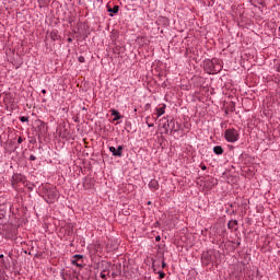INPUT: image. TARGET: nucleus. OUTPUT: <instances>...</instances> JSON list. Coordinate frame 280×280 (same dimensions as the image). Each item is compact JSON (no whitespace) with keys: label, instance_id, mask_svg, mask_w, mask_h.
Instances as JSON below:
<instances>
[{"label":"nucleus","instance_id":"obj_1","mask_svg":"<svg viewBox=\"0 0 280 280\" xmlns=\"http://www.w3.org/2000/svg\"><path fill=\"white\" fill-rule=\"evenodd\" d=\"M162 121H164L163 128L165 130V135H178L179 132L180 137L185 135L183 130V124L176 122L174 118H172L171 120L167 118H162Z\"/></svg>","mask_w":280,"mask_h":280},{"label":"nucleus","instance_id":"obj_2","mask_svg":"<svg viewBox=\"0 0 280 280\" xmlns=\"http://www.w3.org/2000/svg\"><path fill=\"white\" fill-rule=\"evenodd\" d=\"M42 191L44 194V198L47 205H54V202H56V200H58L59 198L57 188H51L45 185L42 187Z\"/></svg>","mask_w":280,"mask_h":280},{"label":"nucleus","instance_id":"obj_3","mask_svg":"<svg viewBox=\"0 0 280 280\" xmlns=\"http://www.w3.org/2000/svg\"><path fill=\"white\" fill-rule=\"evenodd\" d=\"M19 183H22V185H24V187H27V177H25V175L21 174V173H14L12 175V180H11V185L13 189H19Z\"/></svg>","mask_w":280,"mask_h":280},{"label":"nucleus","instance_id":"obj_4","mask_svg":"<svg viewBox=\"0 0 280 280\" xmlns=\"http://www.w3.org/2000/svg\"><path fill=\"white\" fill-rule=\"evenodd\" d=\"M224 139L229 143H235L240 140V132L235 128H230L224 131Z\"/></svg>","mask_w":280,"mask_h":280},{"label":"nucleus","instance_id":"obj_5","mask_svg":"<svg viewBox=\"0 0 280 280\" xmlns=\"http://www.w3.org/2000/svg\"><path fill=\"white\" fill-rule=\"evenodd\" d=\"M8 211H12V203L8 202L4 198L0 199V213L8 215Z\"/></svg>","mask_w":280,"mask_h":280},{"label":"nucleus","instance_id":"obj_6","mask_svg":"<svg viewBox=\"0 0 280 280\" xmlns=\"http://www.w3.org/2000/svg\"><path fill=\"white\" fill-rule=\"evenodd\" d=\"M36 132H37L38 139H43V137H45V135H47L48 132L47 124H45L44 121H40V124L36 127Z\"/></svg>","mask_w":280,"mask_h":280},{"label":"nucleus","instance_id":"obj_7","mask_svg":"<svg viewBox=\"0 0 280 280\" xmlns=\"http://www.w3.org/2000/svg\"><path fill=\"white\" fill-rule=\"evenodd\" d=\"M201 262L202 266H211V264H213V256L211 254V252H206L201 255Z\"/></svg>","mask_w":280,"mask_h":280},{"label":"nucleus","instance_id":"obj_8","mask_svg":"<svg viewBox=\"0 0 280 280\" xmlns=\"http://www.w3.org/2000/svg\"><path fill=\"white\" fill-rule=\"evenodd\" d=\"M109 152H112L113 156H117L118 159H121L124 156V145L109 147Z\"/></svg>","mask_w":280,"mask_h":280},{"label":"nucleus","instance_id":"obj_9","mask_svg":"<svg viewBox=\"0 0 280 280\" xmlns=\"http://www.w3.org/2000/svg\"><path fill=\"white\" fill-rule=\"evenodd\" d=\"M98 268H101V279H106V272L110 275V270H106V268H110V264L103 261Z\"/></svg>","mask_w":280,"mask_h":280},{"label":"nucleus","instance_id":"obj_10","mask_svg":"<svg viewBox=\"0 0 280 280\" xmlns=\"http://www.w3.org/2000/svg\"><path fill=\"white\" fill-rule=\"evenodd\" d=\"M213 68H214V65L211 59H206L203 61V69L205 71H207V73L213 74Z\"/></svg>","mask_w":280,"mask_h":280},{"label":"nucleus","instance_id":"obj_11","mask_svg":"<svg viewBox=\"0 0 280 280\" xmlns=\"http://www.w3.org/2000/svg\"><path fill=\"white\" fill-rule=\"evenodd\" d=\"M112 277L115 279L116 277H121V264H116L112 266Z\"/></svg>","mask_w":280,"mask_h":280},{"label":"nucleus","instance_id":"obj_12","mask_svg":"<svg viewBox=\"0 0 280 280\" xmlns=\"http://www.w3.org/2000/svg\"><path fill=\"white\" fill-rule=\"evenodd\" d=\"M82 259H84V256L80 255V254H75L73 256V259L71 260V264L73 266H77L78 268H82ZM81 261V262H78Z\"/></svg>","mask_w":280,"mask_h":280},{"label":"nucleus","instance_id":"obj_13","mask_svg":"<svg viewBox=\"0 0 280 280\" xmlns=\"http://www.w3.org/2000/svg\"><path fill=\"white\" fill-rule=\"evenodd\" d=\"M238 228H240V222L237 221V220H230L229 222H228V229L230 230V231H237L238 230Z\"/></svg>","mask_w":280,"mask_h":280},{"label":"nucleus","instance_id":"obj_14","mask_svg":"<svg viewBox=\"0 0 280 280\" xmlns=\"http://www.w3.org/2000/svg\"><path fill=\"white\" fill-rule=\"evenodd\" d=\"M110 113L114 117L113 121H119V119H124V115H121V113H119V110L110 109Z\"/></svg>","mask_w":280,"mask_h":280},{"label":"nucleus","instance_id":"obj_15","mask_svg":"<svg viewBox=\"0 0 280 280\" xmlns=\"http://www.w3.org/2000/svg\"><path fill=\"white\" fill-rule=\"evenodd\" d=\"M107 12H109V16H113L114 14H119V5H114L110 8V5L107 4Z\"/></svg>","mask_w":280,"mask_h":280},{"label":"nucleus","instance_id":"obj_16","mask_svg":"<svg viewBox=\"0 0 280 280\" xmlns=\"http://www.w3.org/2000/svg\"><path fill=\"white\" fill-rule=\"evenodd\" d=\"M47 34L50 36L51 40H60V35L58 34V30H52L50 33L47 32Z\"/></svg>","mask_w":280,"mask_h":280},{"label":"nucleus","instance_id":"obj_17","mask_svg":"<svg viewBox=\"0 0 280 280\" xmlns=\"http://www.w3.org/2000/svg\"><path fill=\"white\" fill-rule=\"evenodd\" d=\"M213 152L217 154V156H221V154H224V149L222 145H215L213 147Z\"/></svg>","mask_w":280,"mask_h":280},{"label":"nucleus","instance_id":"obj_18","mask_svg":"<svg viewBox=\"0 0 280 280\" xmlns=\"http://www.w3.org/2000/svg\"><path fill=\"white\" fill-rule=\"evenodd\" d=\"M149 188L158 190L159 189V182L156 179H151L149 183Z\"/></svg>","mask_w":280,"mask_h":280},{"label":"nucleus","instance_id":"obj_19","mask_svg":"<svg viewBox=\"0 0 280 280\" xmlns=\"http://www.w3.org/2000/svg\"><path fill=\"white\" fill-rule=\"evenodd\" d=\"M165 108H166V105H163L162 107L156 108L158 117H161L162 115H165Z\"/></svg>","mask_w":280,"mask_h":280},{"label":"nucleus","instance_id":"obj_20","mask_svg":"<svg viewBox=\"0 0 280 280\" xmlns=\"http://www.w3.org/2000/svg\"><path fill=\"white\" fill-rule=\"evenodd\" d=\"M222 71V65H214V68L212 70V75H214V73H220Z\"/></svg>","mask_w":280,"mask_h":280},{"label":"nucleus","instance_id":"obj_21","mask_svg":"<svg viewBox=\"0 0 280 280\" xmlns=\"http://www.w3.org/2000/svg\"><path fill=\"white\" fill-rule=\"evenodd\" d=\"M8 219L5 218V214L0 213V226H3V224H7Z\"/></svg>","mask_w":280,"mask_h":280},{"label":"nucleus","instance_id":"obj_22","mask_svg":"<svg viewBox=\"0 0 280 280\" xmlns=\"http://www.w3.org/2000/svg\"><path fill=\"white\" fill-rule=\"evenodd\" d=\"M20 121H22V124H25L26 121H30V117L22 116V117H20Z\"/></svg>","mask_w":280,"mask_h":280},{"label":"nucleus","instance_id":"obj_23","mask_svg":"<svg viewBox=\"0 0 280 280\" xmlns=\"http://www.w3.org/2000/svg\"><path fill=\"white\" fill-rule=\"evenodd\" d=\"M159 279H165V273L163 271H159Z\"/></svg>","mask_w":280,"mask_h":280},{"label":"nucleus","instance_id":"obj_24","mask_svg":"<svg viewBox=\"0 0 280 280\" xmlns=\"http://www.w3.org/2000/svg\"><path fill=\"white\" fill-rule=\"evenodd\" d=\"M78 61L82 63V62H86V59L84 58V56H80L78 58Z\"/></svg>","mask_w":280,"mask_h":280},{"label":"nucleus","instance_id":"obj_25","mask_svg":"<svg viewBox=\"0 0 280 280\" xmlns=\"http://www.w3.org/2000/svg\"><path fill=\"white\" fill-rule=\"evenodd\" d=\"M211 61L213 62L214 66H215V65H220V59L213 58V59H211Z\"/></svg>","mask_w":280,"mask_h":280},{"label":"nucleus","instance_id":"obj_26","mask_svg":"<svg viewBox=\"0 0 280 280\" xmlns=\"http://www.w3.org/2000/svg\"><path fill=\"white\" fill-rule=\"evenodd\" d=\"M0 259H1V264H3V266H5V259L3 254H0Z\"/></svg>","mask_w":280,"mask_h":280},{"label":"nucleus","instance_id":"obj_27","mask_svg":"<svg viewBox=\"0 0 280 280\" xmlns=\"http://www.w3.org/2000/svg\"><path fill=\"white\" fill-rule=\"evenodd\" d=\"M25 187H27V189H28L30 191H33V190H34V187H33V186H30V182L27 183V186H25Z\"/></svg>","mask_w":280,"mask_h":280},{"label":"nucleus","instance_id":"obj_28","mask_svg":"<svg viewBox=\"0 0 280 280\" xmlns=\"http://www.w3.org/2000/svg\"><path fill=\"white\" fill-rule=\"evenodd\" d=\"M230 215H237V210H232V211L230 212Z\"/></svg>","mask_w":280,"mask_h":280},{"label":"nucleus","instance_id":"obj_29","mask_svg":"<svg viewBox=\"0 0 280 280\" xmlns=\"http://www.w3.org/2000/svg\"><path fill=\"white\" fill-rule=\"evenodd\" d=\"M18 143H19V144L23 143V137H19V138H18Z\"/></svg>","mask_w":280,"mask_h":280},{"label":"nucleus","instance_id":"obj_30","mask_svg":"<svg viewBox=\"0 0 280 280\" xmlns=\"http://www.w3.org/2000/svg\"><path fill=\"white\" fill-rule=\"evenodd\" d=\"M232 113H235V103H232V109H231Z\"/></svg>","mask_w":280,"mask_h":280},{"label":"nucleus","instance_id":"obj_31","mask_svg":"<svg viewBox=\"0 0 280 280\" xmlns=\"http://www.w3.org/2000/svg\"><path fill=\"white\" fill-rule=\"evenodd\" d=\"M30 161H36V158H35V155H30Z\"/></svg>","mask_w":280,"mask_h":280},{"label":"nucleus","instance_id":"obj_32","mask_svg":"<svg viewBox=\"0 0 280 280\" xmlns=\"http://www.w3.org/2000/svg\"><path fill=\"white\" fill-rule=\"evenodd\" d=\"M167 264L165 262V260L162 261V268H166Z\"/></svg>","mask_w":280,"mask_h":280},{"label":"nucleus","instance_id":"obj_33","mask_svg":"<svg viewBox=\"0 0 280 280\" xmlns=\"http://www.w3.org/2000/svg\"><path fill=\"white\" fill-rule=\"evenodd\" d=\"M60 277H61L62 280H67V278L65 277V272H61Z\"/></svg>","mask_w":280,"mask_h":280},{"label":"nucleus","instance_id":"obj_34","mask_svg":"<svg viewBox=\"0 0 280 280\" xmlns=\"http://www.w3.org/2000/svg\"><path fill=\"white\" fill-rule=\"evenodd\" d=\"M201 170L205 172L207 170V165H201Z\"/></svg>","mask_w":280,"mask_h":280},{"label":"nucleus","instance_id":"obj_35","mask_svg":"<svg viewBox=\"0 0 280 280\" xmlns=\"http://www.w3.org/2000/svg\"><path fill=\"white\" fill-rule=\"evenodd\" d=\"M155 242H161V236L158 235V236L155 237Z\"/></svg>","mask_w":280,"mask_h":280},{"label":"nucleus","instance_id":"obj_36","mask_svg":"<svg viewBox=\"0 0 280 280\" xmlns=\"http://www.w3.org/2000/svg\"><path fill=\"white\" fill-rule=\"evenodd\" d=\"M236 246H242L241 240H238V241L236 242Z\"/></svg>","mask_w":280,"mask_h":280},{"label":"nucleus","instance_id":"obj_37","mask_svg":"<svg viewBox=\"0 0 280 280\" xmlns=\"http://www.w3.org/2000/svg\"><path fill=\"white\" fill-rule=\"evenodd\" d=\"M69 43H73V38H71V37H68V39H67Z\"/></svg>","mask_w":280,"mask_h":280},{"label":"nucleus","instance_id":"obj_38","mask_svg":"<svg viewBox=\"0 0 280 280\" xmlns=\"http://www.w3.org/2000/svg\"><path fill=\"white\" fill-rule=\"evenodd\" d=\"M43 95H47V90H42Z\"/></svg>","mask_w":280,"mask_h":280},{"label":"nucleus","instance_id":"obj_39","mask_svg":"<svg viewBox=\"0 0 280 280\" xmlns=\"http://www.w3.org/2000/svg\"><path fill=\"white\" fill-rule=\"evenodd\" d=\"M208 5H213V0L208 1Z\"/></svg>","mask_w":280,"mask_h":280},{"label":"nucleus","instance_id":"obj_40","mask_svg":"<svg viewBox=\"0 0 280 280\" xmlns=\"http://www.w3.org/2000/svg\"><path fill=\"white\" fill-rule=\"evenodd\" d=\"M149 128H154V124H148Z\"/></svg>","mask_w":280,"mask_h":280},{"label":"nucleus","instance_id":"obj_41","mask_svg":"<svg viewBox=\"0 0 280 280\" xmlns=\"http://www.w3.org/2000/svg\"><path fill=\"white\" fill-rule=\"evenodd\" d=\"M35 257L38 259L40 257V254H35Z\"/></svg>","mask_w":280,"mask_h":280},{"label":"nucleus","instance_id":"obj_42","mask_svg":"<svg viewBox=\"0 0 280 280\" xmlns=\"http://www.w3.org/2000/svg\"><path fill=\"white\" fill-rule=\"evenodd\" d=\"M152 268H153V270H156V269H154V260H153V264H152Z\"/></svg>","mask_w":280,"mask_h":280},{"label":"nucleus","instance_id":"obj_43","mask_svg":"<svg viewBox=\"0 0 280 280\" xmlns=\"http://www.w3.org/2000/svg\"><path fill=\"white\" fill-rule=\"evenodd\" d=\"M231 209H233V203H230Z\"/></svg>","mask_w":280,"mask_h":280},{"label":"nucleus","instance_id":"obj_44","mask_svg":"<svg viewBox=\"0 0 280 280\" xmlns=\"http://www.w3.org/2000/svg\"><path fill=\"white\" fill-rule=\"evenodd\" d=\"M148 205H152V201H148Z\"/></svg>","mask_w":280,"mask_h":280},{"label":"nucleus","instance_id":"obj_45","mask_svg":"<svg viewBox=\"0 0 280 280\" xmlns=\"http://www.w3.org/2000/svg\"><path fill=\"white\" fill-rule=\"evenodd\" d=\"M0 280H8V279H5V278H0Z\"/></svg>","mask_w":280,"mask_h":280},{"label":"nucleus","instance_id":"obj_46","mask_svg":"<svg viewBox=\"0 0 280 280\" xmlns=\"http://www.w3.org/2000/svg\"><path fill=\"white\" fill-rule=\"evenodd\" d=\"M83 110H86V107H83Z\"/></svg>","mask_w":280,"mask_h":280},{"label":"nucleus","instance_id":"obj_47","mask_svg":"<svg viewBox=\"0 0 280 280\" xmlns=\"http://www.w3.org/2000/svg\"><path fill=\"white\" fill-rule=\"evenodd\" d=\"M85 280H89V279H85Z\"/></svg>","mask_w":280,"mask_h":280}]
</instances>
